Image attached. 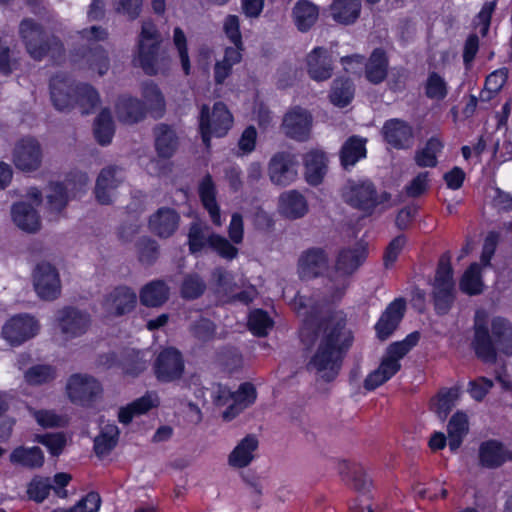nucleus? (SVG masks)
<instances>
[{
    "label": "nucleus",
    "instance_id": "f257e3e1",
    "mask_svg": "<svg viewBox=\"0 0 512 512\" xmlns=\"http://www.w3.org/2000/svg\"><path fill=\"white\" fill-rule=\"evenodd\" d=\"M351 342L352 335L345 328L343 313L337 312L315 332L316 351L309 362V368L322 379L330 381L337 374L339 353Z\"/></svg>",
    "mask_w": 512,
    "mask_h": 512
},
{
    "label": "nucleus",
    "instance_id": "f03ea898",
    "mask_svg": "<svg viewBox=\"0 0 512 512\" xmlns=\"http://www.w3.org/2000/svg\"><path fill=\"white\" fill-rule=\"evenodd\" d=\"M474 348L477 356L486 363L496 359L495 346L512 342V324L503 317L487 319L484 312L478 311L475 316Z\"/></svg>",
    "mask_w": 512,
    "mask_h": 512
},
{
    "label": "nucleus",
    "instance_id": "7ed1b4c3",
    "mask_svg": "<svg viewBox=\"0 0 512 512\" xmlns=\"http://www.w3.org/2000/svg\"><path fill=\"white\" fill-rule=\"evenodd\" d=\"M50 97L59 111L78 106L83 114L90 113L99 103L97 91L86 84L75 85L66 77L56 76L50 82Z\"/></svg>",
    "mask_w": 512,
    "mask_h": 512
},
{
    "label": "nucleus",
    "instance_id": "20e7f679",
    "mask_svg": "<svg viewBox=\"0 0 512 512\" xmlns=\"http://www.w3.org/2000/svg\"><path fill=\"white\" fill-rule=\"evenodd\" d=\"M161 35L152 21L142 23L134 61L147 74L155 75L169 65V58L160 53Z\"/></svg>",
    "mask_w": 512,
    "mask_h": 512
},
{
    "label": "nucleus",
    "instance_id": "39448f33",
    "mask_svg": "<svg viewBox=\"0 0 512 512\" xmlns=\"http://www.w3.org/2000/svg\"><path fill=\"white\" fill-rule=\"evenodd\" d=\"M419 341V334L413 332L402 341L390 344L378 368L371 372L364 381L367 390H374L391 379L401 368L400 360Z\"/></svg>",
    "mask_w": 512,
    "mask_h": 512
},
{
    "label": "nucleus",
    "instance_id": "423d86ee",
    "mask_svg": "<svg viewBox=\"0 0 512 512\" xmlns=\"http://www.w3.org/2000/svg\"><path fill=\"white\" fill-rule=\"evenodd\" d=\"M256 397V389L250 383H243L236 392L219 385L211 393L213 404L219 410L221 418L225 422L235 419L243 410L255 402Z\"/></svg>",
    "mask_w": 512,
    "mask_h": 512
},
{
    "label": "nucleus",
    "instance_id": "0eeeda50",
    "mask_svg": "<svg viewBox=\"0 0 512 512\" xmlns=\"http://www.w3.org/2000/svg\"><path fill=\"white\" fill-rule=\"evenodd\" d=\"M342 198L345 203L367 215L389 200L388 194H378L373 183L367 179L348 180L342 188Z\"/></svg>",
    "mask_w": 512,
    "mask_h": 512
},
{
    "label": "nucleus",
    "instance_id": "6e6552de",
    "mask_svg": "<svg viewBox=\"0 0 512 512\" xmlns=\"http://www.w3.org/2000/svg\"><path fill=\"white\" fill-rule=\"evenodd\" d=\"M90 326L91 316L87 311L71 306L64 307L55 315L54 338L65 344L83 336Z\"/></svg>",
    "mask_w": 512,
    "mask_h": 512
},
{
    "label": "nucleus",
    "instance_id": "1a4fd4ad",
    "mask_svg": "<svg viewBox=\"0 0 512 512\" xmlns=\"http://www.w3.org/2000/svg\"><path fill=\"white\" fill-rule=\"evenodd\" d=\"M42 200V192L37 187H29L24 200L11 206L12 221L20 230L27 233H36L40 230L41 218L35 206H39Z\"/></svg>",
    "mask_w": 512,
    "mask_h": 512
},
{
    "label": "nucleus",
    "instance_id": "9d476101",
    "mask_svg": "<svg viewBox=\"0 0 512 512\" xmlns=\"http://www.w3.org/2000/svg\"><path fill=\"white\" fill-rule=\"evenodd\" d=\"M233 117L227 107L221 103H215L212 108L203 105L199 115V129L204 144L209 147L212 136L223 137L231 129Z\"/></svg>",
    "mask_w": 512,
    "mask_h": 512
},
{
    "label": "nucleus",
    "instance_id": "9b49d317",
    "mask_svg": "<svg viewBox=\"0 0 512 512\" xmlns=\"http://www.w3.org/2000/svg\"><path fill=\"white\" fill-rule=\"evenodd\" d=\"M11 161L15 168L23 173L38 171L43 163V149L33 137L19 139L12 149Z\"/></svg>",
    "mask_w": 512,
    "mask_h": 512
},
{
    "label": "nucleus",
    "instance_id": "f8f14e48",
    "mask_svg": "<svg viewBox=\"0 0 512 512\" xmlns=\"http://www.w3.org/2000/svg\"><path fill=\"white\" fill-rule=\"evenodd\" d=\"M40 331L38 320L29 314H18L9 318L1 330L2 338L11 346H19L34 338Z\"/></svg>",
    "mask_w": 512,
    "mask_h": 512
},
{
    "label": "nucleus",
    "instance_id": "ddd939ff",
    "mask_svg": "<svg viewBox=\"0 0 512 512\" xmlns=\"http://www.w3.org/2000/svg\"><path fill=\"white\" fill-rule=\"evenodd\" d=\"M367 256V247L358 243L352 248L343 249L338 254L335 263V277L339 280L337 295L340 297L346 288V279L351 276L364 262Z\"/></svg>",
    "mask_w": 512,
    "mask_h": 512
},
{
    "label": "nucleus",
    "instance_id": "4468645a",
    "mask_svg": "<svg viewBox=\"0 0 512 512\" xmlns=\"http://www.w3.org/2000/svg\"><path fill=\"white\" fill-rule=\"evenodd\" d=\"M453 272L450 266V258L443 256L440 259L435 276L434 297L435 307L438 313H446L453 302Z\"/></svg>",
    "mask_w": 512,
    "mask_h": 512
},
{
    "label": "nucleus",
    "instance_id": "2eb2a0df",
    "mask_svg": "<svg viewBox=\"0 0 512 512\" xmlns=\"http://www.w3.org/2000/svg\"><path fill=\"white\" fill-rule=\"evenodd\" d=\"M136 303V293L129 287L120 286L104 295L101 309L105 318L119 317L130 313Z\"/></svg>",
    "mask_w": 512,
    "mask_h": 512
},
{
    "label": "nucleus",
    "instance_id": "dca6fc26",
    "mask_svg": "<svg viewBox=\"0 0 512 512\" xmlns=\"http://www.w3.org/2000/svg\"><path fill=\"white\" fill-rule=\"evenodd\" d=\"M33 285L38 297L46 301L57 299L61 294V280L57 269L43 262L33 272Z\"/></svg>",
    "mask_w": 512,
    "mask_h": 512
},
{
    "label": "nucleus",
    "instance_id": "f3484780",
    "mask_svg": "<svg viewBox=\"0 0 512 512\" xmlns=\"http://www.w3.org/2000/svg\"><path fill=\"white\" fill-rule=\"evenodd\" d=\"M89 184V177L86 173H77L66 181L64 186L61 183H51L46 195V207L50 214L59 215L68 203V194L66 190L82 189Z\"/></svg>",
    "mask_w": 512,
    "mask_h": 512
},
{
    "label": "nucleus",
    "instance_id": "a211bd4d",
    "mask_svg": "<svg viewBox=\"0 0 512 512\" xmlns=\"http://www.w3.org/2000/svg\"><path fill=\"white\" fill-rule=\"evenodd\" d=\"M102 393L101 384L92 376L75 374L66 384V394L75 404L87 406Z\"/></svg>",
    "mask_w": 512,
    "mask_h": 512
},
{
    "label": "nucleus",
    "instance_id": "6ab92c4d",
    "mask_svg": "<svg viewBox=\"0 0 512 512\" xmlns=\"http://www.w3.org/2000/svg\"><path fill=\"white\" fill-rule=\"evenodd\" d=\"M297 165V159L291 153L278 152L274 154L268 163L270 181L281 187L292 184L298 175Z\"/></svg>",
    "mask_w": 512,
    "mask_h": 512
},
{
    "label": "nucleus",
    "instance_id": "aec40b11",
    "mask_svg": "<svg viewBox=\"0 0 512 512\" xmlns=\"http://www.w3.org/2000/svg\"><path fill=\"white\" fill-rule=\"evenodd\" d=\"M260 441L256 434L250 433L238 440L227 456V465L232 470L249 467L259 454Z\"/></svg>",
    "mask_w": 512,
    "mask_h": 512
},
{
    "label": "nucleus",
    "instance_id": "412c9836",
    "mask_svg": "<svg viewBox=\"0 0 512 512\" xmlns=\"http://www.w3.org/2000/svg\"><path fill=\"white\" fill-rule=\"evenodd\" d=\"M125 181L124 171L117 166L101 170L95 187V195L101 204H110L116 197V189Z\"/></svg>",
    "mask_w": 512,
    "mask_h": 512
},
{
    "label": "nucleus",
    "instance_id": "4be33fe9",
    "mask_svg": "<svg viewBox=\"0 0 512 512\" xmlns=\"http://www.w3.org/2000/svg\"><path fill=\"white\" fill-rule=\"evenodd\" d=\"M312 127L311 114L301 107L286 112L282 121L284 133L295 140L304 141L309 137Z\"/></svg>",
    "mask_w": 512,
    "mask_h": 512
},
{
    "label": "nucleus",
    "instance_id": "5701e85b",
    "mask_svg": "<svg viewBox=\"0 0 512 512\" xmlns=\"http://www.w3.org/2000/svg\"><path fill=\"white\" fill-rule=\"evenodd\" d=\"M20 33L25 41L27 51L30 56L34 59L40 60L47 53L46 48L41 44L42 42V31L40 27L32 22L31 20H24L20 25ZM55 47L49 48L48 52L54 58L56 53L61 50V45L58 43L54 44Z\"/></svg>",
    "mask_w": 512,
    "mask_h": 512
},
{
    "label": "nucleus",
    "instance_id": "b1692460",
    "mask_svg": "<svg viewBox=\"0 0 512 512\" xmlns=\"http://www.w3.org/2000/svg\"><path fill=\"white\" fill-rule=\"evenodd\" d=\"M184 363L181 354L174 348L164 349L157 357L155 373L159 380L173 381L181 377Z\"/></svg>",
    "mask_w": 512,
    "mask_h": 512
},
{
    "label": "nucleus",
    "instance_id": "393cba45",
    "mask_svg": "<svg viewBox=\"0 0 512 512\" xmlns=\"http://www.w3.org/2000/svg\"><path fill=\"white\" fill-rule=\"evenodd\" d=\"M214 277L217 279L218 292L224 294V301H239L244 304H248L252 302L258 294L254 286H249L240 293H236V283L234 282V277L228 271L217 269L214 272Z\"/></svg>",
    "mask_w": 512,
    "mask_h": 512
},
{
    "label": "nucleus",
    "instance_id": "a878e982",
    "mask_svg": "<svg viewBox=\"0 0 512 512\" xmlns=\"http://www.w3.org/2000/svg\"><path fill=\"white\" fill-rule=\"evenodd\" d=\"M382 135L392 148L406 149L413 144V130L406 122L390 119L382 127Z\"/></svg>",
    "mask_w": 512,
    "mask_h": 512
},
{
    "label": "nucleus",
    "instance_id": "bb28decb",
    "mask_svg": "<svg viewBox=\"0 0 512 512\" xmlns=\"http://www.w3.org/2000/svg\"><path fill=\"white\" fill-rule=\"evenodd\" d=\"M405 308L406 303L402 298H397L388 305L375 325L379 339L386 340L391 336L404 316Z\"/></svg>",
    "mask_w": 512,
    "mask_h": 512
},
{
    "label": "nucleus",
    "instance_id": "cd10ccee",
    "mask_svg": "<svg viewBox=\"0 0 512 512\" xmlns=\"http://www.w3.org/2000/svg\"><path fill=\"white\" fill-rule=\"evenodd\" d=\"M328 266V257L321 249L305 251L298 260L300 278L308 280L322 274Z\"/></svg>",
    "mask_w": 512,
    "mask_h": 512
},
{
    "label": "nucleus",
    "instance_id": "c85d7f7f",
    "mask_svg": "<svg viewBox=\"0 0 512 512\" xmlns=\"http://www.w3.org/2000/svg\"><path fill=\"white\" fill-rule=\"evenodd\" d=\"M306 70L311 79L325 81L332 75V59L327 50L314 48L306 58Z\"/></svg>",
    "mask_w": 512,
    "mask_h": 512
},
{
    "label": "nucleus",
    "instance_id": "c756f323",
    "mask_svg": "<svg viewBox=\"0 0 512 512\" xmlns=\"http://www.w3.org/2000/svg\"><path fill=\"white\" fill-rule=\"evenodd\" d=\"M278 212L288 219H299L308 212L305 196L297 190H288L278 198Z\"/></svg>",
    "mask_w": 512,
    "mask_h": 512
},
{
    "label": "nucleus",
    "instance_id": "7c9ffc66",
    "mask_svg": "<svg viewBox=\"0 0 512 512\" xmlns=\"http://www.w3.org/2000/svg\"><path fill=\"white\" fill-rule=\"evenodd\" d=\"M180 217L175 210L160 208L149 218V229L160 238L172 236L178 228Z\"/></svg>",
    "mask_w": 512,
    "mask_h": 512
},
{
    "label": "nucleus",
    "instance_id": "2f4dec72",
    "mask_svg": "<svg viewBox=\"0 0 512 512\" xmlns=\"http://www.w3.org/2000/svg\"><path fill=\"white\" fill-rule=\"evenodd\" d=\"M159 397L154 392L146 393L144 396L133 402L122 406L118 411V420L122 424H129L136 417L146 414L159 405Z\"/></svg>",
    "mask_w": 512,
    "mask_h": 512
},
{
    "label": "nucleus",
    "instance_id": "473e14b6",
    "mask_svg": "<svg viewBox=\"0 0 512 512\" xmlns=\"http://www.w3.org/2000/svg\"><path fill=\"white\" fill-rule=\"evenodd\" d=\"M304 176L308 184L319 185L327 172V157L323 151L311 150L304 156Z\"/></svg>",
    "mask_w": 512,
    "mask_h": 512
},
{
    "label": "nucleus",
    "instance_id": "72a5a7b5",
    "mask_svg": "<svg viewBox=\"0 0 512 512\" xmlns=\"http://www.w3.org/2000/svg\"><path fill=\"white\" fill-rule=\"evenodd\" d=\"M198 191L202 205L207 210L212 223L217 227L222 226L223 220L216 201V188L210 176L203 178Z\"/></svg>",
    "mask_w": 512,
    "mask_h": 512
},
{
    "label": "nucleus",
    "instance_id": "f704fd0d",
    "mask_svg": "<svg viewBox=\"0 0 512 512\" xmlns=\"http://www.w3.org/2000/svg\"><path fill=\"white\" fill-rule=\"evenodd\" d=\"M318 7L308 0H299L292 9V20L301 32L308 31L318 20Z\"/></svg>",
    "mask_w": 512,
    "mask_h": 512
},
{
    "label": "nucleus",
    "instance_id": "c9c22d12",
    "mask_svg": "<svg viewBox=\"0 0 512 512\" xmlns=\"http://www.w3.org/2000/svg\"><path fill=\"white\" fill-rule=\"evenodd\" d=\"M360 11V0H334L330 5L331 17L344 25L354 23L358 19Z\"/></svg>",
    "mask_w": 512,
    "mask_h": 512
},
{
    "label": "nucleus",
    "instance_id": "e433bc0d",
    "mask_svg": "<svg viewBox=\"0 0 512 512\" xmlns=\"http://www.w3.org/2000/svg\"><path fill=\"white\" fill-rule=\"evenodd\" d=\"M119 121L127 124L136 123L145 117V108L140 100L131 96H122L116 104Z\"/></svg>",
    "mask_w": 512,
    "mask_h": 512
},
{
    "label": "nucleus",
    "instance_id": "4c0bfd02",
    "mask_svg": "<svg viewBox=\"0 0 512 512\" xmlns=\"http://www.w3.org/2000/svg\"><path fill=\"white\" fill-rule=\"evenodd\" d=\"M10 462L14 465L28 469L40 468L44 463V454L39 447L18 446L9 456Z\"/></svg>",
    "mask_w": 512,
    "mask_h": 512
},
{
    "label": "nucleus",
    "instance_id": "58836bf2",
    "mask_svg": "<svg viewBox=\"0 0 512 512\" xmlns=\"http://www.w3.org/2000/svg\"><path fill=\"white\" fill-rule=\"evenodd\" d=\"M119 438V429L117 425L110 421L100 422V432L94 439V449L97 455L108 454L117 444Z\"/></svg>",
    "mask_w": 512,
    "mask_h": 512
},
{
    "label": "nucleus",
    "instance_id": "ea45409f",
    "mask_svg": "<svg viewBox=\"0 0 512 512\" xmlns=\"http://www.w3.org/2000/svg\"><path fill=\"white\" fill-rule=\"evenodd\" d=\"M155 147L160 158L169 159L177 150L178 138L174 130L166 125H159L155 130Z\"/></svg>",
    "mask_w": 512,
    "mask_h": 512
},
{
    "label": "nucleus",
    "instance_id": "a19ab883",
    "mask_svg": "<svg viewBox=\"0 0 512 512\" xmlns=\"http://www.w3.org/2000/svg\"><path fill=\"white\" fill-rule=\"evenodd\" d=\"M365 138L351 136L343 144L340 152V158L344 167L354 166L359 160L366 157Z\"/></svg>",
    "mask_w": 512,
    "mask_h": 512
},
{
    "label": "nucleus",
    "instance_id": "79ce46f5",
    "mask_svg": "<svg viewBox=\"0 0 512 512\" xmlns=\"http://www.w3.org/2000/svg\"><path fill=\"white\" fill-rule=\"evenodd\" d=\"M508 458L512 459V453L509 454L502 444L497 441L485 442L480 447V461L486 467H497Z\"/></svg>",
    "mask_w": 512,
    "mask_h": 512
},
{
    "label": "nucleus",
    "instance_id": "37998d69",
    "mask_svg": "<svg viewBox=\"0 0 512 512\" xmlns=\"http://www.w3.org/2000/svg\"><path fill=\"white\" fill-rule=\"evenodd\" d=\"M169 297V288L162 281H152L146 284L140 291V301L147 307H159Z\"/></svg>",
    "mask_w": 512,
    "mask_h": 512
},
{
    "label": "nucleus",
    "instance_id": "c03bdc74",
    "mask_svg": "<svg viewBox=\"0 0 512 512\" xmlns=\"http://www.w3.org/2000/svg\"><path fill=\"white\" fill-rule=\"evenodd\" d=\"M215 235L205 224L195 222L190 226L188 233V245L192 254L201 253L211 246V238Z\"/></svg>",
    "mask_w": 512,
    "mask_h": 512
},
{
    "label": "nucleus",
    "instance_id": "a18cd8bd",
    "mask_svg": "<svg viewBox=\"0 0 512 512\" xmlns=\"http://www.w3.org/2000/svg\"><path fill=\"white\" fill-rule=\"evenodd\" d=\"M142 106L145 114L150 112L160 116L165 108V99L158 86L154 83H146L142 86Z\"/></svg>",
    "mask_w": 512,
    "mask_h": 512
},
{
    "label": "nucleus",
    "instance_id": "49530a36",
    "mask_svg": "<svg viewBox=\"0 0 512 512\" xmlns=\"http://www.w3.org/2000/svg\"><path fill=\"white\" fill-rule=\"evenodd\" d=\"M242 54L237 48H226L224 57L214 65V80L216 84H223L231 74L232 67L239 63Z\"/></svg>",
    "mask_w": 512,
    "mask_h": 512
},
{
    "label": "nucleus",
    "instance_id": "de8ad7c7",
    "mask_svg": "<svg viewBox=\"0 0 512 512\" xmlns=\"http://www.w3.org/2000/svg\"><path fill=\"white\" fill-rule=\"evenodd\" d=\"M448 445L452 451L457 450L468 431V420L464 413L457 412L448 423Z\"/></svg>",
    "mask_w": 512,
    "mask_h": 512
},
{
    "label": "nucleus",
    "instance_id": "09e8293b",
    "mask_svg": "<svg viewBox=\"0 0 512 512\" xmlns=\"http://www.w3.org/2000/svg\"><path fill=\"white\" fill-rule=\"evenodd\" d=\"M387 58L383 51L375 50L366 64V78L374 84L382 82L387 75Z\"/></svg>",
    "mask_w": 512,
    "mask_h": 512
},
{
    "label": "nucleus",
    "instance_id": "8fccbe9b",
    "mask_svg": "<svg viewBox=\"0 0 512 512\" xmlns=\"http://www.w3.org/2000/svg\"><path fill=\"white\" fill-rule=\"evenodd\" d=\"M443 148V143L436 137L430 138L424 147L417 150L415 161L420 167H434L437 156Z\"/></svg>",
    "mask_w": 512,
    "mask_h": 512
},
{
    "label": "nucleus",
    "instance_id": "3c124183",
    "mask_svg": "<svg viewBox=\"0 0 512 512\" xmlns=\"http://www.w3.org/2000/svg\"><path fill=\"white\" fill-rule=\"evenodd\" d=\"M460 289L469 295L480 294L483 291L484 284L481 278V267L478 263H473L465 271L460 280Z\"/></svg>",
    "mask_w": 512,
    "mask_h": 512
},
{
    "label": "nucleus",
    "instance_id": "603ef678",
    "mask_svg": "<svg viewBox=\"0 0 512 512\" xmlns=\"http://www.w3.org/2000/svg\"><path fill=\"white\" fill-rule=\"evenodd\" d=\"M448 83L443 75L430 72L424 84L425 95L435 101H441L448 95Z\"/></svg>",
    "mask_w": 512,
    "mask_h": 512
},
{
    "label": "nucleus",
    "instance_id": "864d4df0",
    "mask_svg": "<svg viewBox=\"0 0 512 512\" xmlns=\"http://www.w3.org/2000/svg\"><path fill=\"white\" fill-rule=\"evenodd\" d=\"M56 377L55 369L46 364L30 367L24 374L25 382L32 386H39L51 382Z\"/></svg>",
    "mask_w": 512,
    "mask_h": 512
},
{
    "label": "nucleus",
    "instance_id": "5fc2aeb1",
    "mask_svg": "<svg viewBox=\"0 0 512 512\" xmlns=\"http://www.w3.org/2000/svg\"><path fill=\"white\" fill-rule=\"evenodd\" d=\"M459 397L458 389H449L440 392L431 400V409L441 418L444 419L451 411Z\"/></svg>",
    "mask_w": 512,
    "mask_h": 512
},
{
    "label": "nucleus",
    "instance_id": "6e6d98bb",
    "mask_svg": "<svg viewBox=\"0 0 512 512\" xmlns=\"http://www.w3.org/2000/svg\"><path fill=\"white\" fill-rule=\"evenodd\" d=\"M94 134L101 145H107L111 142L114 135V125L108 110H103L98 115L94 125Z\"/></svg>",
    "mask_w": 512,
    "mask_h": 512
},
{
    "label": "nucleus",
    "instance_id": "4d7b16f0",
    "mask_svg": "<svg viewBox=\"0 0 512 512\" xmlns=\"http://www.w3.org/2000/svg\"><path fill=\"white\" fill-rule=\"evenodd\" d=\"M354 95V90L348 80L336 79L333 82L330 100L339 107H344L350 103Z\"/></svg>",
    "mask_w": 512,
    "mask_h": 512
},
{
    "label": "nucleus",
    "instance_id": "13d9d810",
    "mask_svg": "<svg viewBox=\"0 0 512 512\" xmlns=\"http://www.w3.org/2000/svg\"><path fill=\"white\" fill-rule=\"evenodd\" d=\"M248 327L254 335L265 336L272 329L273 321L265 311L256 309L249 315Z\"/></svg>",
    "mask_w": 512,
    "mask_h": 512
},
{
    "label": "nucleus",
    "instance_id": "bf43d9fd",
    "mask_svg": "<svg viewBox=\"0 0 512 512\" xmlns=\"http://www.w3.org/2000/svg\"><path fill=\"white\" fill-rule=\"evenodd\" d=\"M173 45L176 48L182 69L186 75L190 73L191 65L187 49V37L180 27H175L172 36Z\"/></svg>",
    "mask_w": 512,
    "mask_h": 512
},
{
    "label": "nucleus",
    "instance_id": "052dcab7",
    "mask_svg": "<svg viewBox=\"0 0 512 512\" xmlns=\"http://www.w3.org/2000/svg\"><path fill=\"white\" fill-rule=\"evenodd\" d=\"M51 488L49 478L35 476L28 484L27 494L31 500L40 503L47 498Z\"/></svg>",
    "mask_w": 512,
    "mask_h": 512
},
{
    "label": "nucleus",
    "instance_id": "680f3d73",
    "mask_svg": "<svg viewBox=\"0 0 512 512\" xmlns=\"http://www.w3.org/2000/svg\"><path fill=\"white\" fill-rule=\"evenodd\" d=\"M210 240V248L220 257L227 260H232L237 257L238 249L234 246V243H232L230 239L215 233V235H213Z\"/></svg>",
    "mask_w": 512,
    "mask_h": 512
},
{
    "label": "nucleus",
    "instance_id": "e2e57ef3",
    "mask_svg": "<svg viewBox=\"0 0 512 512\" xmlns=\"http://www.w3.org/2000/svg\"><path fill=\"white\" fill-rule=\"evenodd\" d=\"M223 31L227 39L234 44L232 48H237L241 52L243 43L238 16L228 15L223 21Z\"/></svg>",
    "mask_w": 512,
    "mask_h": 512
},
{
    "label": "nucleus",
    "instance_id": "0e129e2a",
    "mask_svg": "<svg viewBox=\"0 0 512 512\" xmlns=\"http://www.w3.org/2000/svg\"><path fill=\"white\" fill-rule=\"evenodd\" d=\"M495 7V0L486 2L475 18V28L479 31V33L482 36H485L488 32V29L490 27L491 16L495 10Z\"/></svg>",
    "mask_w": 512,
    "mask_h": 512
},
{
    "label": "nucleus",
    "instance_id": "69168bd1",
    "mask_svg": "<svg viewBox=\"0 0 512 512\" xmlns=\"http://www.w3.org/2000/svg\"><path fill=\"white\" fill-rule=\"evenodd\" d=\"M205 290L204 282L196 275L185 278L181 287V294L184 298L194 299L199 297Z\"/></svg>",
    "mask_w": 512,
    "mask_h": 512
},
{
    "label": "nucleus",
    "instance_id": "338daca9",
    "mask_svg": "<svg viewBox=\"0 0 512 512\" xmlns=\"http://www.w3.org/2000/svg\"><path fill=\"white\" fill-rule=\"evenodd\" d=\"M493 381L486 377H478L468 384V393L476 401H482L493 387Z\"/></svg>",
    "mask_w": 512,
    "mask_h": 512
},
{
    "label": "nucleus",
    "instance_id": "774afa93",
    "mask_svg": "<svg viewBox=\"0 0 512 512\" xmlns=\"http://www.w3.org/2000/svg\"><path fill=\"white\" fill-rule=\"evenodd\" d=\"M100 505V496L95 492H91L80 500L73 508L68 509V512H98Z\"/></svg>",
    "mask_w": 512,
    "mask_h": 512
}]
</instances>
